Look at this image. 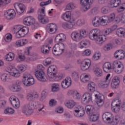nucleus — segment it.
Wrapping results in <instances>:
<instances>
[{
  "instance_id": "1",
  "label": "nucleus",
  "mask_w": 125,
  "mask_h": 125,
  "mask_svg": "<svg viewBox=\"0 0 125 125\" xmlns=\"http://www.w3.org/2000/svg\"><path fill=\"white\" fill-rule=\"evenodd\" d=\"M34 109H36L38 111L39 115L43 116L45 114L44 105L41 104L38 101L31 102L28 104L22 106V112L23 114L26 116H31L34 113Z\"/></svg>"
},
{
  "instance_id": "2",
  "label": "nucleus",
  "mask_w": 125,
  "mask_h": 125,
  "mask_svg": "<svg viewBox=\"0 0 125 125\" xmlns=\"http://www.w3.org/2000/svg\"><path fill=\"white\" fill-rule=\"evenodd\" d=\"M89 39L95 41L97 44H102L106 41L105 35H100V30L98 29L92 30L89 34Z\"/></svg>"
},
{
  "instance_id": "3",
  "label": "nucleus",
  "mask_w": 125,
  "mask_h": 125,
  "mask_svg": "<svg viewBox=\"0 0 125 125\" xmlns=\"http://www.w3.org/2000/svg\"><path fill=\"white\" fill-rule=\"evenodd\" d=\"M12 32L16 33V38L20 39L29 33V28L26 26L23 27L21 25H17L13 27Z\"/></svg>"
},
{
  "instance_id": "4",
  "label": "nucleus",
  "mask_w": 125,
  "mask_h": 125,
  "mask_svg": "<svg viewBox=\"0 0 125 125\" xmlns=\"http://www.w3.org/2000/svg\"><path fill=\"white\" fill-rule=\"evenodd\" d=\"M86 112L90 116L89 120L91 122H96L99 119V115L94 113V107L92 105H88L85 107Z\"/></svg>"
},
{
  "instance_id": "5",
  "label": "nucleus",
  "mask_w": 125,
  "mask_h": 125,
  "mask_svg": "<svg viewBox=\"0 0 125 125\" xmlns=\"http://www.w3.org/2000/svg\"><path fill=\"white\" fill-rule=\"evenodd\" d=\"M65 49V45L63 43H61V45L55 44L52 49V53L56 56H59L64 52Z\"/></svg>"
},
{
  "instance_id": "6",
  "label": "nucleus",
  "mask_w": 125,
  "mask_h": 125,
  "mask_svg": "<svg viewBox=\"0 0 125 125\" xmlns=\"http://www.w3.org/2000/svg\"><path fill=\"white\" fill-rule=\"evenodd\" d=\"M22 83L25 86H30L35 83V79L30 74L25 73L23 76Z\"/></svg>"
},
{
  "instance_id": "7",
  "label": "nucleus",
  "mask_w": 125,
  "mask_h": 125,
  "mask_svg": "<svg viewBox=\"0 0 125 125\" xmlns=\"http://www.w3.org/2000/svg\"><path fill=\"white\" fill-rule=\"evenodd\" d=\"M111 74H108L105 78H102L98 84V86L101 88H106L110 84V79Z\"/></svg>"
},
{
  "instance_id": "8",
  "label": "nucleus",
  "mask_w": 125,
  "mask_h": 125,
  "mask_svg": "<svg viewBox=\"0 0 125 125\" xmlns=\"http://www.w3.org/2000/svg\"><path fill=\"white\" fill-rule=\"evenodd\" d=\"M45 8L42 7L38 10V20L42 24L48 23V19L44 18L45 16V14L44 13Z\"/></svg>"
},
{
  "instance_id": "9",
  "label": "nucleus",
  "mask_w": 125,
  "mask_h": 125,
  "mask_svg": "<svg viewBox=\"0 0 125 125\" xmlns=\"http://www.w3.org/2000/svg\"><path fill=\"white\" fill-rule=\"evenodd\" d=\"M74 115L77 118L83 117L84 115V108L82 105H77L74 108Z\"/></svg>"
},
{
  "instance_id": "10",
  "label": "nucleus",
  "mask_w": 125,
  "mask_h": 125,
  "mask_svg": "<svg viewBox=\"0 0 125 125\" xmlns=\"http://www.w3.org/2000/svg\"><path fill=\"white\" fill-rule=\"evenodd\" d=\"M47 75L50 79L56 78V73H57V67L55 65L50 66L47 71Z\"/></svg>"
},
{
  "instance_id": "11",
  "label": "nucleus",
  "mask_w": 125,
  "mask_h": 125,
  "mask_svg": "<svg viewBox=\"0 0 125 125\" xmlns=\"http://www.w3.org/2000/svg\"><path fill=\"white\" fill-rule=\"evenodd\" d=\"M14 7L17 11V13L20 15L21 14H22L24 11H25V9L26 8V7L24 5V4L17 2L15 3L14 4Z\"/></svg>"
},
{
  "instance_id": "12",
  "label": "nucleus",
  "mask_w": 125,
  "mask_h": 125,
  "mask_svg": "<svg viewBox=\"0 0 125 125\" xmlns=\"http://www.w3.org/2000/svg\"><path fill=\"white\" fill-rule=\"evenodd\" d=\"M8 73L11 76L15 77V78H19L20 77V72L15 67L12 66H10L7 67Z\"/></svg>"
},
{
  "instance_id": "13",
  "label": "nucleus",
  "mask_w": 125,
  "mask_h": 125,
  "mask_svg": "<svg viewBox=\"0 0 125 125\" xmlns=\"http://www.w3.org/2000/svg\"><path fill=\"white\" fill-rule=\"evenodd\" d=\"M96 103L98 107H102L104 104V96L102 94H96L95 95Z\"/></svg>"
},
{
  "instance_id": "14",
  "label": "nucleus",
  "mask_w": 125,
  "mask_h": 125,
  "mask_svg": "<svg viewBox=\"0 0 125 125\" xmlns=\"http://www.w3.org/2000/svg\"><path fill=\"white\" fill-rule=\"evenodd\" d=\"M35 75L38 81L40 82H46L47 81L43 71H36Z\"/></svg>"
},
{
  "instance_id": "15",
  "label": "nucleus",
  "mask_w": 125,
  "mask_h": 125,
  "mask_svg": "<svg viewBox=\"0 0 125 125\" xmlns=\"http://www.w3.org/2000/svg\"><path fill=\"white\" fill-rule=\"evenodd\" d=\"M91 65V62L89 59H86L81 62V69L82 71H86V70L89 69Z\"/></svg>"
},
{
  "instance_id": "16",
  "label": "nucleus",
  "mask_w": 125,
  "mask_h": 125,
  "mask_svg": "<svg viewBox=\"0 0 125 125\" xmlns=\"http://www.w3.org/2000/svg\"><path fill=\"white\" fill-rule=\"evenodd\" d=\"M120 83H121V81L119 77L115 76L113 77L111 83V87H112V88H113V89H116V88H118L119 87Z\"/></svg>"
},
{
  "instance_id": "17",
  "label": "nucleus",
  "mask_w": 125,
  "mask_h": 125,
  "mask_svg": "<svg viewBox=\"0 0 125 125\" xmlns=\"http://www.w3.org/2000/svg\"><path fill=\"white\" fill-rule=\"evenodd\" d=\"M46 29L49 34H54L57 31V26L55 23H49L47 25Z\"/></svg>"
},
{
  "instance_id": "18",
  "label": "nucleus",
  "mask_w": 125,
  "mask_h": 125,
  "mask_svg": "<svg viewBox=\"0 0 125 125\" xmlns=\"http://www.w3.org/2000/svg\"><path fill=\"white\" fill-rule=\"evenodd\" d=\"M39 98V94L36 92H29L27 94V99L29 101H33Z\"/></svg>"
},
{
  "instance_id": "19",
  "label": "nucleus",
  "mask_w": 125,
  "mask_h": 125,
  "mask_svg": "<svg viewBox=\"0 0 125 125\" xmlns=\"http://www.w3.org/2000/svg\"><path fill=\"white\" fill-rule=\"evenodd\" d=\"M15 15L16 13L14 9H10L4 13L5 17L8 19V20H10V19H13L15 18Z\"/></svg>"
},
{
  "instance_id": "20",
  "label": "nucleus",
  "mask_w": 125,
  "mask_h": 125,
  "mask_svg": "<svg viewBox=\"0 0 125 125\" xmlns=\"http://www.w3.org/2000/svg\"><path fill=\"white\" fill-rule=\"evenodd\" d=\"M72 84V80L70 77H66L61 83L62 88H68Z\"/></svg>"
},
{
  "instance_id": "21",
  "label": "nucleus",
  "mask_w": 125,
  "mask_h": 125,
  "mask_svg": "<svg viewBox=\"0 0 125 125\" xmlns=\"http://www.w3.org/2000/svg\"><path fill=\"white\" fill-rule=\"evenodd\" d=\"M92 100L91 94L88 93H85L82 97V102L85 103H89Z\"/></svg>"
},
{
  "instance_id": "22",
  "label": "nucleus",
  "mask_w": 125,
  "mask_h": 125,
  "mask_svg": "<svg viewBox=\"0 0 125 125\" xmlns=\"http://www.w3.org/2000/svg\"><path fill=\"white\" fill-rule=\"evenodd\" d=\"M102 118L104 123H109L113 119V114L110 112H105L103 114Z\"/></svg>"
},
{
  "instance_id": "23",
  "label": "nucleus",
  "mask_w": 125,
  "mask_h": 125,
  "mask_svg": "<svg viewBox=\"0 0 125 125\" xmlns=\"http://www.w3.org/2000/svg\"><path fill=\"white\" fill-rule=\"evenodd\" d=\"M23 23L24 25H26V26H31L35 23V19L33 18L32 17H27L24 18Z\"/></svg>"
},
{
  "instance_id": "24",
  "label": "nucleus",
  "mask_w": 125,
  "mask_h": 125,
  "mask_svg": "<svg viewBox=\"0 0 125 125\" xmlns=\"http://www.w3.org/2000/svg\"><path fill=\"white\" fill-rule=\"evenodd\" d=\"M114 57L118 59L119 60H121L122 59H124L125 57V54L123 50H118L117 51L115 52Z\"/></svg>"
},
{
  "instance_id": "25",
  "label": "nucleus",
  "mask_w": 125,
  "mask_h": 125,
  "mask_svg": "<svg viewBox=\"0 0 125 125\" xmlns=\"http://www.w3.org/2000/svg\"><path fill=\"white\" fill-rule=\"evenodd\" d=\"M9 89L11 92H19V91H21L22 88L21 86L11 84L9 86Z\"/></svg>"
},
{
  "instance_id": "26",
  "label": "nucleus",
  "mask_w": 125,
  "mask_h": 125,
  "mask_svg": "<svg viewBox=\"0 0 125 125\" xmlns=\"http://www.w3.org/2000/svg\"><path fill=\"white\" fill-rule=\"evenodd\" d=\"M66 40V36L63 33L57 35L55 39L56 42H63Z\"/></svg>"
},
{
  "instance_id": "27",
  "label": "nucleus",
  "mask_w": 125,
  "mask_h": 125,
  "mask_svg": "<svg viewBox=\"0 0 125 125\" xmlns=\"http://www.w3.org/2000/svg\"><path fill=\"white\" fill-rule=\"evenodd\" d=\"M71 38L74 42H80L82 40L80 33L78 31H74L71 34Z\"/></svg>"
},
{
  "instance_id": "28",
  "label": "nucleus",
  "mask_w": 125,
  "mask_h": 125,
  "mask_svg": "<svg viewBox=\"0 0 125 125\" xmlns=\"http://www.w3.org/2000/svg\"><path fill=\"white\" fill-rule=\"evenodd\" d=\"M80 3L83 6L85 7L84 11H87L89 8H90V4H89V0H81Z\"/></svg>"
},
{
  "instance_id": "29",
  "label": "nucleus",
  "mask_w": 125,
  "mask_h": 125,
  "mask_svg": "<svg viewBox=\"0 0 125 125\" xmlns=\"http://www.w3.org/2000/svg\"><path fill=\"white\" fill-rule=\"evenodd\" d=\"M116 101L118 102V104H116L115 106L111 105V110L115 113H118V112L120 111V109L121 108L120 105H121L122 103V102L120 100H117Z\"/></svg>"
},
{
  "instance_id": "30",
  "label": "nucleus",
  "mask_w": 125,
  "mask_h": 125,
  "mask_svg": "<svg viewBox=\"0 0 125 125\" xmlns=\"http://www.w3.org/2000/svg\"><path fill=\"white\" fill-rule=\"evenodd\" d=\"M50 48L51 47H49V45H43L41 48V51L43 54H48Z\"/></svg>"
},
{
  "instance_id": "31",
  "label": "nucleus",
  "mask_w": 125,
  "mask_h": 125,
  "mask_svg": "<svg viewBox=\"0 0 125 125\" xmlns=\"http://www.w3.org/2000/svg\"><path fill=\"white\" fill-rule=\"evenodd\" d=\"M62 18V19H64L65 21L67 22H69L72 20L71 19V12L70 11H67L64 14H63Z\"/></svg>"
},
{
  "instance_id": "32",
  "label": "nucleus",
  "mask_w": 125,
  "mask_h": 125,
  "mask_svg": "<svg viewBox=\"0 0 125 125\" xmlns=\"http://www.w3.org/2000/svg\"><path fill=\"white\" fill-rule=\"evenodd\" d=\"M103 70L105 73H108L110 70H112V65L109 62H105L103 65Z\"/></svg>"
},
{
  "instance_id": "33",
  "label": "nucleus",
  "mask_w": 125,
  "mask_h": 125,
  "mask_svg": "<svg viewBox=\"0 0 125 125\" xmlns=\"http://www.w3.org/2000/svg\"><path fill=\"white\" fill-rule=\"evenodd\" d=\"M101 25L106 26L108 24V16H104L99 18Z\"/></svg>"
},
{
  "instance_id": "34",
  "label": "nucleus",
  "mask_w": 125,
  "mask_h": 125,
  "mask_svg": "<svg viewBox=\"0 0 125 125\" xmlns=\"http://www.w3.org/2000/svg\"><path fill=\"white\" fill-rule=\"evenodd\" d=\"M121 2L122 1L121 0H111L110 4L111 7H118Z\"/></svg>"
},
{
  "instance_id": "35",
  "label": "nucleus",
  "mask_w": 125,
  "mask_h": 125,
  "mask_svg": "<svg viewBox=\"0 0 125 125\" xmlns=\"http://www.w3.org/2000/svg\"><path fill=\"white\" fill-rule=\"evenodd\" d=\"M76 105V102L73 100H69L65 104V106L69 109H72L74 108V106Z\"/></svg>"
},
{
  "instance_id": "36",
  "label": "nucleus",
  "mask_w": 125,
  "mask_h": 125,
  "mask_svg": "<svg viewBox=\"0 0 125 125\" xmlns=\"http://www.w3.org/2000/svg\"><path fill=\"white\" fill-rule=\"evenodd\" d=\"M116 35L118 37H124L125 38V29L123 28H120L116 30Z\"/></svg>"
},
{
  "instance_id": "37",
  "label": "nucleus",
  "mask_w": 125,
  "mask_h": 125,
  "mask_svg": "<svg viewBox=\"0 0 125 125\" xmlns=\"http://www.w3.org/2000/svg\"><path fill=\"white\" fill-rule=\"evenodd\" d=\"M94 74L97 77H101L102 76V69L99 67H95L94 68Z\"/></svg>"
},
{
  "instance_id": "38",
  "label": "nucleus",
  "mask_w": 125,
  "mask_h": 125,
  "mask_svg": "<svg viewBox=\"0 0 125 125\" xmlns=\"http://www.w3.org/2000/svg\"><path fill=\"white\" fill-rule=\"evenodd\" d=\"M28 42V40L26 39H23L22 40H18L16 42V45L17 46H23V45H25Z\"/></svg>"
},
{
  "instance_id": "39",
  "label": "nucleus",
  "mask_w": 125,
  "mask_h": 125,
  "mask_svg": "<svg viewBox=\"0 0 125 125\" xmlns=\"http://www.w3.org/2000/svg\"><path fill=\"white\" fill-rule=\"evenodd\" d=\"M87 87L88 91L93 92L95 90V83L93 82H91L88 84Z\"/></svg>"
},
{
  "instance_id": "40",
  "label": "nucleus",
  "mask_w": 125,
  "mask_h": 125,
  "mask_svg": "<svg viewBox=\"0 0 125 125\" xmlns=\"http://www.w3.org/2000/svg\"><path fill=\"white\" fill-rule=\"evenodd\" d=\"M90 44V42L89 40L87 39L82 40L80 42L81 48H83V47H85V46H87V45H89Z\"/></svg>"
},
{
  "instance_id": "41",
  "label": "nucleus",
  "mask_w": 125,
  "mask_h": 125,
  "mask_svg": "<svg viewBox=\"0 0 125 125\" xmlns=\"http://www.w3.org/2000/svg\"><path fill=\"white\" fill-rule=\"evenodd\" d=\"M101 11L103 14H108L111 11L110 7L108 6H104L102 7Z\"/></svg>"
},
{
  "instance_id": "42",
  "label": "nucleus",
  "mask_w": 125,
  "mask_h": 125,
  "mask_svg": "<svg viewBox=\"0 0 125 125\" xmlns=\"http://www.w3.org/2000/svg\"><path fill=\"white\" fill-rule=\"evenodd\" d=\"M124 71V64L123 63L120 64V65L117 68L114 69V71L116 74H121Z\"/></svg>"
},
{
  "instance_id": "43",
  "label": "nucleus",
  "mask_w": 125,
  "mask_h": 125,
  "mask_svg": "<svg viewBox=\"0 0 125 125\" xmlns=\"http://www.w3.org/2000/svg\"><path fill=\"white\" fill-rule=\"evenodd\" d=\"M80 79L83 83H86L89 80V76L85 74H82L80 77Z\"/></svg>"
},
{
  "instance_id": "44",
  "label": "nucleus",
  "mask_w": 125,
  "mask_h": 125,
  "mask_svg": "<svg viewBox=\"0 0 125 125\" xmlns=\"http://www.w3.org/2000/svg\"><path fill=\"white\" fill-rule=\"evenodd\" d=\"M14 57H15V55L14 53L12 52L9 53L6 56V59L7 61H12L13 59H14Z\"/></svg>"
},
{
  "instance_id": "45",
  "label": "nucleus",
  "mask_w": 125,
  "mask_h": 125,
  "mask_svg": "<svg viewBox=\"0 0 125 125\" xmlns=\"http://www.w3.org/2000/svg\"><path fill=\"white\" fill-rule=\"evenodd\" d=\"M93 25L94 27H98L100 24H101L100 22V20L98 17H95L93 20Z\"/></svg>"
},
{
  "instance_id": "46",
  "label": "nucleus",
  "mask_w": 125,
  "mask_h": 125,
  "mask_svg": "<svg viewBox=\"0 0 125 125\" xmlns=\"http://www.w3.org/2000/svg\"><path fill=\"white\" fill-rule=\"evenodd\" d=\"M12 106L17 109L20 107V101H19V99H16L15 101L13 102L12 104H11Z\"/></svg>"
},
{
  "instance_id": "47",
  "label": "nucleus",
  "mask_w": 125,
  "mask_h": 125,
  "mask_svg": "<svg viewBox=\"0 0 125 125\" xmlns=\"http://www.w3.org/2000/svg\"><path fill=\"white\" fill-rule=\"evenodd\" d=\"M17 69L20 72H25L27 70V65L24 64H19L17 66Z\"/></svg>"
},
{
  "instance_id": "48",
  "label": "nucleus",
  "mask_w": 125,
  "mask_h": 125,
  "mask_svg": "<svg viewBox=\"0 0 125 125\" xmlns=\"http://www.w3.org/2000/svg\"><path fill=\"white\" fill-rule=\"evenodd\" d=\"M15 111L11 107H7L4 110V113L5 114H8V115H13Z\"/></svg>"
},
{
  "instance_id": "49",
  "label": "nucleus",
  "mask_w": 125,
  "mask_h": 125,
  "mask_svg": "<svg viewBox=\"0 0 125 125\" xmlns=\"http://www.w3.org/2000/svg\"><path fill=\"white\" fill-rule=\"evenodd\" d=\"M2 82H7L9 80V75L7 74H3L0 76Z\"/></svg>"
},
{
  "instance_id": "50",
  "label": "nucleus",
  "mask_w": 125,
  "mask_h": 125,
  "mask_svg": "<svg viewBox=\"0 0 125 125\" xmlns=\"http://www.w3.org/2000/svg\"><path fill=\"white\" fill-rule=\"evenodd\" d=\"M59 84L58 83H54L52 85V91L53 92H56L59 90Z\"/></svg>"
},
{
  "instance_id": "51",
  "label": "nucleus",
  "mask_w": 125,
  "mask_h": 125,
  "mask_svg": "<svg viewBox=\"0 0 125 125\" xmlns=\"http://www.w3.org/2000/svg\"><path fill=\"white\" fill-rule=\"evenodd\" d=\"M4 40L7 42H9L12 40V35L10 33H8L5 35Z\"/></svg>"
},
{
  "instance_id": "52",
  "label": "nucleus",
  "mask_w": 125,
  "mask_h": 125,
  "mask_svg": "<svg viewBox=\"0 0 125 125\" xmlns=\"http://www.w3.org/2000/svg\"><path fill=\"white\" fill-rule=\"evenodd\" d=\"M108 124H111L112 125H117L119 124V119L112 117V120L108 122Z\"/></svg>"
},
{
  "instance_id": "53",
  "label": "nucleus",
  "mask_w": 125,
  "mask_h": 125,
  "mask_svg": "<svg viewBox=\"0 0 125 125\" xmlns=\"http://www.w3.org/2000/svg\"><path fill=\"white\" fill-rule=\"evenodd\" d=\"M67 23V29H72L75 26V20H71Z\"/></svg>"
},
{
  "instance_id": "54",
  "label": "nucleus",
  "mask_w": 125,
  "mask_h": 125,
  "mask_svg": "<svg viewBox=\"0 0 125 125\" xmlns=\"http://www.w3.org/2000/svg\"><path fill=\"white\" fill-rule=\"evenodd\" d=\"M122 64L121 62L119 61H115L113 63L112 68L115 70V69H117L120 65Z\"/></svg>"
},
{
  "instance_id": "55",
  "label": "nucleus",
  "mask_w": 125,
  "mask_h": 125,
  "mask_svg": "<svg viewBox=\"0 0 125 125\" xmlns=\"http://www.w3.org/2000/svg\"><path fill=\"white\" fill-rule=\"evenodd\" d=\"M101 57V54L100 53V52H96L94 54L93 56V60L95 61H96V60H99Z\"/></svg>"
},
{
  "instance_id": "56",
  "label": "nucleus",
  "mask_w": 125,
  "mask_h": 125,
  "mask_svg": "<svg viewBox=\"0 0 125 125\" xmlns=\"http://www.w3.org/2000/svg\"><path fill=\"white\" fill-rule=\"evenodd\" d=\"M79 34L81 39L82 38H85L86 37V31L84 29L80 30Z\"/></svg>"
},
{
  "instance_id": "57",
  "label": "nucleus",
  "mask_w": 125,
  "mask_h": 125,
  "mask_svg": "<svg viewBox=\"0 0 125 125\" xmlns=\"http://www.w3.org/2000/svg\"><path fill=\"white\" fill-rule=\"evenodd\" d=\"M52 62V59L50 58H48L43 62V64L45 66H48V65H50V64H51Z\"/></svg>"
},
{
  "instance_id": "58",
  "label": "nucleus",
  "mask_w": 125,
  "mask_h": 125,
  "mask_svg": "<svg viewBox=\"0 0 125 125\" xmlns=\"http://www.w3.org/2000/svg\"><path fill=\"white\" fill-rule=\"evenodd\" d=\"M47 95V92L45 91H42V95L41 97L40 98L41 101H43L44 99H45V98L46 97V96Z\"/></svg>"
},
{
  "instance_id": "59",
  "label": "nucleus",
  "mask_w": 125,
  "mask_h": 125,
  "mask_svg": "<svg viewBox=\"0 0 125 125\" xmlns=\"http://www.w3.org/2000/svg\"><path fill=\"white\" fill-rule=\"evenodd\" d=\"M122 18H123V15H119L114 19V21L116 23H120V22L122 21Z\"/></svg>"
},
{
  "instance_id": "60",
  "label": "nucleus",
  "mask_w": 125,
  "mask_h": 125,
  "mask_svg": "<svg viewBox=\"0 0 125 125\" xmlns=\"http://www.w3.org/2000/svg\"><path fill=\"white\" fill-rule=\"evenodd\" d=\"M39 58V56H38V54H34L33 56H32L30 58H28V60L29 61H34V60H37Z\"/></svg>"
},
{
  "instance_id": "61",
  "label": "nucleus",
  "mask_w": 125,
  "mask_h": 125,
  "mask_svg": "<svg viewBox=\"0 0 125 125\" xmlns=\"http://www.w3.org/2000/svg\"><path fill=\"white\" fill-rule=\"evenodd\" d=\"M115 14L112 13L109 16V17H108V20L109 21V22H112L113 21H114V20H115Z\"/></svg>"
},
{
  "instance_id": "62",
  "label": "nucleus",
  "mask_w": 125,
  "mask_h": 125,
  "mask_svg": "<svg viewBox=\"0 0 125 125\" xmlns=\"http://www.w3.org/2000/svg\"><path fill=\"white\" fill-rule=\"evenodd\" d=\"M75 7V5L73 3H70L66 6V9H67L68 10H71V9H74Z\"/></svg>"
},
{
  "instance_id": "63",
  "label": "nucleus",
  "mask_w": 125,
  "mask_h": 125,
  "mask_svg": "<svg viewBox=\"0 0 125 125\" xmlns=\"http://www.w3.org/2000/svg\"><path fill=\"white\" fill-rule=\"evenodd\" d=\"M49 103L50 106H51V107H53V106H55V105H56V103H57V101H56V100H55L54 99H52L50 100Z\"/></svg>"
},
{
  "instance_id": "64",
  "label": "nucleus",
  "mask_w": 125,
  "mask_h": 125,
  "mask_svg": "<svg viewBox=\"0 0 125 125\" xmlns=\"http://www.w3.org/2000/svg\"><path fill=\"white\" fill-rule=\"evenodd\" d=\"M72 77L74 81H78V80H79V74L76 72H73L72 74Z\"/></svg>"
}]
</instances>
